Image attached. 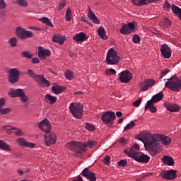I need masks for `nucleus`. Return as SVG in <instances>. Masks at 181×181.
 Here are the masks:
<instances>
[{
  "instance_id": "1",
  "label": "nucleus",
  "mask_w": 181,
  "mask_h": 181,
  "mask_svg": "<svg viewBox=\"0 0 181 181\" xmlns=\"http://www.w3.org/2000/svg\"><path fill=\"white\" fill-rule=\"evenodd\" d=\"M151 138L153 141H154L151 150V156H155V155H157L158 152L162 149V146L158 142H161L162 145H164V146H168L172 143V139L165 134H153Z\"/></svg>"
},
{
  "instance_id": "2",
  "label": "nucleus",
  "mask_w": 181,
  "mask_h": 181,
  "mask_svg": "<svg viewBox=\"0 0 181 181\" xmlns=\"http://www.w3.org/2000/svg\"><path fill=\"white\" fill-rule=\"evenodd\" d=\"M153 134H151V132H148V131H144V132H141L138 136H137V139H139V141H141V142H144V141H147L146 143H144V146L146 149V151H148L150 153V155H151L152 153V149L153 148V139H152Z\"/></svg>"
},
{
  "instance_id": "3",
  "label": "nucleus",
  "mask_w": 181,
  "mask_h": 181,
  "mask_svg": "<svg viewBox=\"0 0 181 181\" xmlns=\"http://www.w3.org/2000/svg\"><path fill=\"white\" fill-rule=\"evenodd\" d=\"M165 88H168L170 91L178 92L181 90V77L177 78L176 75H174L171 78H168L165 83Z\"/></svg>"
},
{
  "instance_id": "4",
  "label": "nucleus",
  "mask_w": 181,
  "mask_h": 181,
  "mask_svg": "<svg viewBox=\"0 0 181 181\" xmlns=\"http://www.w3.org/2000/svg\"><path fill=\"white\" fill-rule=\"evenodd\" d=\"M50 131H52V124L46 119V146L54 145L57 142V135Z\"/></svg>"
},
{
  "instance_id": "5",
  "label": "nucleus",
  "mask_w": 181,
  "mask_h": 181,
  "mask_svg": "<svg viewBox=\"0 0 181 181\" xmlns=\"http://www.w3.org/2000/svg\"><path fill=\"white\" fill-rule=\"evenodd\" d=\"M83 108L84 106L80 103H72L69 106V112L72 114L74 118L81 119L83 118Z\"/></svg>"
},
{
  "instance_id": "6",
  "label": "nucleus",
  "mask_w": 181,
  "mask_h": 181,
  "mask_svg": "<svg viewBox=\"0 0 181 181\" xmlns=\"http://www.w3.org/2000/svg\"><path fill=\"white\" fill-rule=\"evenodd\" d=\"M66 148L75 152V158H81V156H83V151L81 150L83 148V143L78 141H71L66 144Z\"/></svg>"
},
{
  "instance_id": "7",
  "label": "nucleus",
  "mask_w": 181,
  "mask_h": 181,
  "mask_svg": "<svg viewBox=\"0 0 181 181\" xmlns=\"http://www.w3.org/2000/svg\"><path fill=\"white\" fill-rule=\"evenodd\" d=\"M120 60L121 57L118 56L117 51H115L114 48H110L108 49L105 59L107 64L114 66L115 64H118Z\"/></svg>"
},
{
  "instance_id": "8",
  "label": "nucleus",
  "mask_w": 181,
  "mask_h": 181,
  "mask_svg": "<svg viewBox=\"0 0 181 181\" xmlns=\"http://www.w3.org/2000/svg\"><path fill=\"white\" fill-rule=\"evenodd\" d=\"M8 95L11 97V98L21 97V101H23V103H28V96L25 95V92L23 91V90L21 88L16 89V90H14L13 88H11L10 91L8 93Z\"/></svg>"
},
{
  "instance_id": "9",
  "label": "nucleus",
  "mask_w": 181,
  "mask_h": 181,
  "mask_svg": "<svg viewBox=\"0 0 181 181\" xmlns=\"http://www.w3.org/2000/svg\"><path fill=\"white\" fill-rule=\"evenodd\" d=\"M136 30V22L133 21L128 24L123 25L120 28V33L122 35H131L132 32Z\"/></svg>"
},
{
  "instance_id": "10",
  "label": "nucleus",
  "mask_w": 181,
  "mask_h": 181,
  "mask_svg": "<svg viewBox=\"0 0 181 181\" xmlns=\"http://www.w3.org/2000/svg\"><path fill=\"white\" fill-rule=\"evenodd\" d=\"M124 152L129 158H132V159H136L141 152H139V145L134 144L131 146L130 148H126Z\"/></svg>"
},
{
  "instance_id": "11",
  "label": "nucleus",
  "mask_w": 181,
  "mask_h": 181,
  "mask_svg": "<svg viewBox=\"0 0 181 181\" xmlns=\"http://www.w3.org/2000/svg\"><path fill=\"white\" fill-rule=\"evenodd\" d=\"M176 173H177V170H163L159 175L162 179H164L165 180H175V179L177 177Z\"/></svg>"
},
{
  "instance_id": "12",
  "label": "nucleus",
  "mask_w": 181,
  "mask_h": 181,
  "mask_svg": "<svg viewBox=\"0 0 181 181\" xmlns=\"http://www.w3.org/2000/svg\"><path fill=\"white\" fill-rule=\"evenodd\" d=\"M16 35L19 39H28V37H32V36H33V33L26 30L22 27H18L16 28Z\"/></svg>"
},
{
  "instance_id": "13",
  "label": "nucleus",
  "mask_w": 181,
  "mask_h": 181,
  "mask_svg": "<svg viewBox=\"0 0 181 181\" xmlns=\"http://www.w3.org/2000/svg\"><path fill=\"white\" fill-rule=\"evenodd\" d=\"M101 119L107 125L108 124L112 125L115 119V113H114V112L107 111L102 115Z\"/></svg>"
},
{
  "instance_id": "14",
  "label": "nucleus",
  "mask_w": 181,
  "mask_h": 181,
  "mask_svg": "<svg viewBox=\"0 0 181 181\" xmlns=\"http://www.w3.org/2000/svg\"><path fill=\"white\" fill-rule=\"evenodd\" d=\"M19 70L17 69L13 68L8 71V81L11 84H15L19 81Z\"/></svg>"
},
{
  "instance_id": "15",
  "label": "nucleus",
  "mask_w": 181,
  "mask_h": 181,
  "mask_svg": "<svg viewBox=\"0 0 181 181\" xmlns=\"http://www.w3.org/2000/svg\"><path fill=\"white\" fill-rule=\"evenodd\" d=\"M132 74L128 70L122 71L119 74V80L121 83L128 84L131 80H132Z\"/></svg>"
},
{
  "instance_id": "16",
  "label": "nucleus",
  "mask_w": 181,
  "mask_h": 181,
  "mask_svg": "<svg viewBox=\"0 0 181 181\" xmlns=\"http://www.w3.org/2000/svg\"><path fill=\"white\" fill-rule=\"evenodd\" d=\"M154 84H156L154 79H146L139 83V88L141 91H148L149 87H153Z\"/></svg>"
},
{
  "instance_id": "17",
  "label": "nucleus",
  "mask_w": 181,
  "mask_h": 181,
  "mask_svg": "<svg viewBox=\"0 0 181 181\" xmlns=\"http://www.w3.org/2000/svg\"><path fill=\"white\" fill-rule=\"evenodd\" d=\"M161 54L164 59H170L172 56V50L167 44L161 45L160 49Z\"/></svg>"
},
{
  "instance_id": "18",
  "label": "nucleus",
  "mask_w": 181,
  "mask_h": 181,
  "mask_svg": "<svg viewBox=\"0 0 181 181\" xmlns=\"http://www.w3.org/2000/svg\"><path fill=\"white\" fill-rule=\"evenodd\" d=\"M83 177H86L90 181H97V177H95V173L94 172L90 170L88 168H85L81 172V174Z\"/></svg>"
},
{
  "instance_id": "19",
  "label": "nucleus",
  "mask_w": 181,
  "mask_h": 181,
  "mask_svg": "<svg viewBox=\"0 0 181 181\" xmlns=\"http://www.w3.org/2000/svg\"><path fill=\"white\" fill-rule=\"evenodd\" d=\"M163 107H165L170 112H179L180 111V107L175 103H164Z\"/></svg>"
},
{
  "instance_id": "20",
  "label": "nucleus",
  "mask_w": 181,
  "mask_h": 181,
  "mask_svg": "<svg viewBox=\"0 0 181 181\" xmlns=\"http://www.w3.org/2000/svg\"><path fill=\"white\" fill-rule=\"evenodd\" d=\"M134 160L139 162L140 163H148L151 160L149 156L144 154V153H139V154L134 158Z\"/></svg>"
},
{
  "instance_id": "21",
  "label": "nucleus",
  "mask_w": 181,
  "mask_h": 181,
  "mask_svg": "<svg viewBox=\"0 0 181 181\" xmlns=\"http://www.w3.org/2000/svg\"><path fill=\"white\" fill-rule=\"evenodd\" d=\"M34 80L41 88H45V87H46V78H45L44 74L37 75Z\"/></svg>"
},
{
  "instance_id": "22",
  "label": "nucleus",
  "mask_w": 181,
  "mask_h": 181,
  "mask_svg": "<svg viewBox=\"0 0 181 181\" xmlns=\"http://www.w3.org/2000/svg\"><path fill=\"white\" fill-rule=\"evenodd\" d=\"M158 1L160 0H131V2L135 5V6H142V5H148V4L158 2Z\"/></svg>"
},
{
  "instance_id": "23",
  "label": "nucleus",
  "mask_w": 181,
  "mask_h": 181,
  "mask_svg": "<svg viewBox=\"0 0 181 181\" xmlns=\"http://www.w3.org/2000/svg\"><path fill=\"white\" fill-rule=\"evenodd\" d=\"M88 39V37H87L84 32H81L73 37V40L77 42V43L80 42H86Z\"/></svg>"
},
{
  "instance_id": "24",
  "label": "nucleus",
  "mask_w": 181,
  "mask_h": 181,
  "mask_svg": "<svg viewBox=\"0 0 181 181\" xmlns=\"http://www.w3.org/2000/svg\"><path fill=\"white\" fill-rule=\"evenodd\" d=\"M65 90V86H62L60 85L54 83L52 87L51 91L54 94H56V95H59V94H62V93H63V91H64Z\"/></svg>"
},
{
  "instance_id": "25",
  "label": "nucleus",
  "mask_w": 181,
  "mask_h": 181,
  "mask_svg": "<svg viewBox=\"0 0 181 181\" xmlns=\"http://www.w3.org/2000/svg\"><path fill=\"white\" fill-rule=\"evenodd\" d=\"M88 10V18L90 19V21H91L93 23H95V25H100V20H98L94 12L91 11L90 7Z\"/></svg>"
},
{
  "instance_id": "26",
  "label": "nucleus",
  "mask_w": 181,
  "mask_h": 181,
  "mask_svg": "<svg viewBox=\"0 0 181 181\" xmlns=\"http://www.w3.org/2000/svg\"><path fill=\"white\" fill-rule=\"evenodd\" d=\"M162 160L164 165H167L168 166H173V165H175V160H173V158L169 156H164L162 158Z\"/></svg>"
},
{
  "instance_id": "27",
  "label": "nucleus",
  "mask_w": 181,
  "mask_h": 181,
  "mask_svg": "<svg viewBox=\"0 0 181 181\" xmlns=\"http://www.w3.org/2000/svg\"><path fill=\"white\" fill-rule=\"evenodd\" d=\"M65 40L64 37L62 36L60 34H54L52 37V42L59 43V45H63Z\"/></svg>"
},
{
  "instance_id": "28",
  "label": "nucleus",
  "mask_w": 181,
  "mask_h": 181,
  "mask_svg": "<svg viewBox=\"0 0 181 181\" xmlns=\"http://www.w3.org/2000/svg\"><path fill=\"white\" fill-rule=\"evenodd\" d=\"M95 144H97V142H95V141H88L86 143H82V148H81V151H83V153H86V148L87 146H88V148H93V146H94V145H95Z\"/></svg>"
},
{
  "instance_id": "29",
  "label": "nucleus",
  "mask_w": 181,
  "mask_h": 181,
  "mask_svg": "<svg viewBox=\"0 0 181 181\" xmlns=\"http://www.w3.org/2000/svg\"><path fill=\"white\" fill-rule=\"evenodd\" d=\"M171 9L174 15L178 16L179 19L181 21V8L175 4H172Z\"/></svg>"
},
{
  "instance_id": "30",
  "label": "nucleus",
  "mask_w": 181,
  "mask_h": 181,
  "mask_svg": "<svg viewBox=\"0 0 181 181\" xmlns=\"http://www.w3.org/2000/svg\"><path fill=\"white\" fill-rule=\"evenodd\" d=\"M38 50V57L41 59V60H45L46 59V49L43 48V47L39 46L37 47Z\"/></svg>"
},
{
  "instance_id": "31",
  "label": "nucleus",
  "mask_w": 181,
  "mask_h": 181,
  "mask_svg": "<svg viewBox=\"0 0 181 181\" xmlns=\"http://www.w3.org/2000/svg\"><path fill=\"white\" fill-rule=\"evenodd\" d=\"M98 35L100 39H103V40H107V39H108V37H107V35L105 34V30L103 27H100L98 29Z\"/></svg>"
},
{
  "instance_id": "32",
  "label": "nucleus",
  "mask_w": 181,
  "mask_h": 181,
  "mask_svg": "<svg viewBox=\"0 0 181 181\" xmlns=\"http://www.w3.org/2000/svg\"><path fill=\"white\" fill-rule=\"evenodd\" d=\"M46 100H47L50 105H53V104H56L57 102V98L56 96H52L50 94H46Z\"/></svg>"
},
{
  "instance_id": "33",
  "label": "nucleus",
  "mask_w": 181,
  "mask_h": 181,
  "mask_svg": "<svg viewBox=\"0 0 181 181\" xmlns=\"http://www.w3.org/2000/svg\"><path fill=\"white\" fill-rule=\"evenodd\" d=\"M152 98L154 103H159V101H162V100H163V93L160 92L156 95H153Z\"/></svg>"
},
{
  "instance_id": "34",
  "label": "nucleus",
  "mask_w": 181,
  "mask_h": 181,
  "mask_svg": "<svg viewBox=\"0 0 181 181\" xmlns=\"http://www.w3.org/2000/svg\"><path fill=\"white\" fill-rule=\"evenodd\" d=\"M64 76L66 80H74V74H73V71L70 70H67L66 71H65Z\"/></svg>"
},
{
  "instance_id": "35",
  "label": "nucleus",
  "mask_w": 181,
  "mask_h": 181,
  "mask_svg": "<svg viewBox=\"0 0 181 181\" xmlns=\"http://www.w3.org/2000/svg\"><path fill=\"white\" fill-rule=\"evenodd\" d=\"M72 16L73 13H71V9L70 7H69L66 11L65 20L67 21V22H70V21H71Z\"/></svg>"
},
{
  "instance_id": "36",
  "label": "nucleus",
  "mask_w": 181,
  "mask_h": 181,
  "mask_svg": "<svg viewBox=\"0 0 181 181\" xmlns=\"http://www.w3.org/2000/svg\"><path fill=\"white\" fill-rule=\"evenodd\" d=\"M16 142L19 146H26L28 141L22 137H19L16 140Z\"/></svg>"
},
{
  "instance_id": "37",
  "label": "nucleus",
  "mask_w": 181,
  "mask_h": 181,
  "mask_svg": "<svg viewBox=\"0 0 181 181\" xmlns=\"http://www.w3.org/2000/svg\"><path fill=\"white\" fill-rule=\"evenodd\" d=\"M2 129L3 131H6L8 135H11L12 131H15V129H16V127H13L12 126H4L2 127Z\"/></svg>"
},
{
  "instance_id": "38",
  "label": "nucleus",
  "mask_w": 181,
  "mask_h": 181,
  "mask_svg": "<svg viewBox=\"0 0 181 181\" xmlns=\"http://www.w3.org/2000/svg\"><path fill=\"white\" fill-rule=\"evenodd\" d=\"M0 148L4 151H11V147L5 141L0 140Z\"/></svg>"
},
{
  "instance_id": "39",
  "label": "nucleus",
  "mask_w": 181,
  "mask_h": 181,
  "mask_svg": "<svg viewBox=\"0 0 181 181\" xmlns=\"http://www.w3.org/2000/svg\"><path fill=\"white\" fill-rule=\"evenodd\" d=\"M38 127L43 132H46V118L38 123Z\"/></svg>"
},
{
  "instance_id": "40",
  "label": "nucleus",
  "mask_w": 181,
  "mask_h": 181,
  "mask_svg": "<svg viewBox=\"0 0 181 181\" xmlns=\"http://www.w3.org/2000/svg\"><path fill=\"white\" fill-rule=\"evenodd\" d=\"M160 25L163 28H168V26H170V21L165 18L160 21Z\"/></svg>"
},
{
  "instance_id": "41",
  "label": "nucleus",
  "mask_w": 181,
  "mask_h": 181,
  "mask_svg": "<svg viewBox=\"0 0 181 181\" xmlns=\"http://www.w3.org/2000/svg\"><path fill=\"white\" fill-rule=\"evenodd\" d=\"M13 4H17V5H20V6H24L25 8L28 6V2H26V0H17L13 1Z\"/></svg>"
},
{
  "instance_id": "42",
  "label": "nucleus",
  "mask_w": 181,
  "mask_h": 181,
  "mask_svg": "<svg viewBox=\"0 0 181 181\" xmlns=\"http://www.w3.org/2000/svg\"><path fill=\"white\" fill-rule=\"evenodd\" d=\"M105 74H106V76H114V74H117V71L114 69H106Z\"/></svg>"
},
{
  "instance_id": "43",
  "label": "nucleus",
  "mask_w": 181,
  "mask_h": 181,
  "mask_svg": "<svg viewBox=\"0 0 181 181\" xmlns=\"http://www.w3.org/2000/svg\"><path fill=\"white\" fill-rule=\"evenodd\" d=\"M66 5H67L66 0H62L58 5V11H62V9H64Z\"/></svg>"
},
{
  "instance_id": "44",
  "label": "nucleus",
  "mask_w": 181,
  "mask_h": 181,
  "mask_svg": "<svg viewBox=\"0 0 181 181\" xmlns=\"http://www.w3.org/2000/svg\"><path fill=\"white\" fill-rule=\"evenodd\" d=\"M163 8L164 11L169 12V11H170V8H172V6H170V4H169V2H168V0H165V4L163 6Z\"/></svg>"
},
{
  "instance_id": "45",
  "label": "nucleus",
  "mask_w": 181,
  "mask_h": 181,
  "mask_svg": "<svg viewBox=\"0 0 181 181\" xmlns=\"http://www.w3.org/2000/svg\"><path fill=\"white\" fill-rule=\"evenodd\" d=\"M11 108L9 107H6V108H1L0 110V114H1V115H6V114H9V112H11Z\"/></svg>"
},
{
  "instance_id": "46",
  "label": "nucleus",
  "mask_w": 181,
  "mask_h": 181,
  "mask_svg": "<svg viewBox=\"0 0 181 181\" xmlns=\"http://www.w3.org/2000/svg\"><path fill=\"white\" fill-rule=\"evenodd\" d=\"M136 124L134 121H132L129 124H128L124 129V131H128L129 129H132L134 127H135Z\"/></svg>"
},
{
  "instance_id": "47",
  "label": "nucleus",
  "mask_w": 181,
  "mask_h": 181,
  "mask_svg": "<svg viewBox=\"0 0 181 181\" xmlns=\"http://www.w3.org/2000/svg\"><path fill=\"white\" fill-rule=\"evenodd\" d=\"M110 161H111V156L108 155L105 156V157L104 158L103 163L106 165V166H110Z\"/></svg>"
},
{
  "instance_id": "48",
  "label": "nucleus",
  "mask_w": 181,
  "mask_h": 181,
  "mask_svg": "<svg viewBox=\"0 0 181 181\" xmlns=\"http://www.w3.org/2000/svg\"><path fill=\"white\" fill-rule=\"evenodd\" d=\"M86 129H87L88 131H95V126L90 124V123H86Z\"/></svg>"
},
{
  "instance_id": "49",
  "label": "nucleus",
  "mask_w": 181,
  "mask_h": 181,
  "mask_svg": "<svg viewBox=\"0 0 181 181\" xmlns=\"http://www.w3.org/2000/svg\"><path fill=\"white\" fill-rule=\"evenodd\" d=\"M27 74L30 76L31 78H33V80H35V78L36 77V76H37V74H35L33 70L32 69H28Z\"/></svg>"
},
{
  "instance_id": "50",
  "label": "nucleus",
  "mask_w": 181,
  "mask_h": 181,
  "mask_svg": "<svg viewBox=\"0 0 181 181\" xmlns=\"http://www.w3.org/2000/svg\"><path fill=\"white\" fill-rule=\"evenodd\" d=\"M155 101H153V99L152 98L150 100L147 101L146 105L145 107V110H148L149 107H153Z\"/></svg>"
},
{
  "instance_id": "51",
  "label": "nucleus",
  "mask_w": 181,
  "mask_h": 181,
  "mask_svg": "<svg viewBox=\"0 0 181 181\" xmlns=\"http://www.w3.org/2000/svg\"><path fill=\"white\" fill-rule=\"evenodd\" d=\"M22 56L23 57H25V59H31L33 57L30 52L26 51L22 52Z\"/></svg>"
},
{
  "instance_id": "52",
  "label": "nucleus",
  "mask_w": 181,
  "mask_h": 181,
  "mask_svg": "<svg viewBox=\"0 0 181 181\" xmlns=\"http://www.w3.org/2000/svg\"><path fill=\"white\" fill-rule=\"evenodd\" d=\"M14 134L16 136H23V135H25V133H23L21 129L18 128L15 129Z\"/></svg>"
},
{
  "instance_id": "53",
  "label": "nucleus",
  "mask_w": 181,
  "mask_h": 181,
  "mask_svg": "<svg viewBox=\"0 0 181 181\" xmlns=\"http://www.w3.org/2000/svg\"><path fill=\"white\" fill-rule=\"evenodd\" d=\"M118 166H122V168H125L127 165H128V162L126 160H121L117 163Z\"/></svg>"
},
{
  "instance_id": "54",
  "label": "nucleus",
  "mask_w": 181,
  "mask_h": 181,
  "mask_svg": "<svg viewBox=\"0 0 181 181\" xmlns=\"http://www.w3.org/2000/svg\"><path fill=\"white\" fill-rule=\"evenodd\" d=\"M17 42H18V40H16V37H13L10 40L9 43L12 47H15L16 46Z\"/></svg>"
},
{
  "instance_id": "55",
  "label": "nucleus",
  "mask_w": 181,
  "mask_h": 181,
  "mask_svg": "<svg viewBox=\"0 0 181 181\" xmlns=\"http://www.w3.org/2000/svg\"><path fill=\"white\" fill-rule=\"evenodd\" d=\"M169 71H170V70H169V69H165L163 71H161L160 74V78H162L163 77H164V76H166V74H168V73H169Z\"/></svg>"
},
{
  "instance_id": "56",
  "label": "nucleus",
  "mask_w": 181,
  "mask_h": 181,
  "mask_svg": "<svg viewBox=\"0 0 181 181\" xmlns=\"http://www.w3.org/2000/svg\"><path fill=\"white\" fill-rule=\"evenodd\" d=\"M152 175H153V174L149 173L147 175L143 176L142 177L137 179L136 181H144L146 179H148V177H149V176H152Z\"/></svg>"
},
{
  "instance_id": "57",
  "label": "nucleus",
  "mask_w": 181,
  "mask_h": 181,
  "mask_svg": "<svg viewBox=\"0 0 181 181\" xmlns=\"http://www.w3.org/2000/svg\"><path fill=\"white\" fill-rule=\"evenodd\" d=\"M139 42H141V38L139 37V36H138V35H134L133 37V43H139Z\"/></svg>"
},
{
  "instance_id": "58",
  "label": "nucleus",
  "mask_w": 181,
  "mask_h": 181,
  "mask_svg": "<svg viewBox=\"0 0 181 181\" xmlns=\"http://www.w3.org/2000/svg\"><path fill=\"white\" fill-rule=\"evenodd\" d=\"M6 3L4 0H0V10L1 9H6Z\"/></svg>"
},
{
  "instance_id": "59",
  "label": "nucleus",
  "mask_w": 181,
  "mask_h": 181,
  "mask_svg": "<svg viewBox=\"0 0 181 181\" xmlns=\"http://www.w3.org/2000/svg\"><path fill=\"white\" fill-rule=\"evenodd\" d=\"M142 103V98H140L134 102H133L132 105L134 107H139L141 105V103Z\"/></svg>"
},
{
  "instance_id": "60",
  "label": "nucleus",
  "mask_w": 181,
  "mask_h": 181,
  "mask_svg": "<svg viewBox=\"0 0 181 181\" xmlns=\"http://www.w3.org/2000/svg\"><path fill=\"white\" fill-rule=\"evenodd\" d=\"M31 63H33V64H39L40 60H39V58L37 57H34L31 59Z\"/></svg>"
},
{
  "instance_id": "61",
  "label": "nucleus",
  "mask_w": 181,
  "mask_h": 181,
  "mask_svg": "<svg viewBox=\"0 0 181 181\" xmlns=\"http://www.w3.org/2000/svg\"><path fill=\"white\" fill-rule=\"evenodd\" d=\"M119 144H121L122 145H125V144H128V140L125 139L124 137H122L119 140Z\"/></svg>"
},
{
  "instance_id": "62",
  "label": "nucleus",
  "mask_w": 181,
  "mask_h": 181,
  "mask_svg": "<svg viewBox=\"0 0 181 181\" xmlns=\"http://www.w3.org/2000/svg\"><path fill=\"white\" fill-rule=\"evenodd\" d=\"M5 107V99L1 98L0 99V110H2Z\"/></svg>"
},
{
  "instance_id": "63",
  "label": "nucleus",
  "mask_w": 181,
  "mask_h": 181,
  "mask_svg": "<svg viewBox=\"0 0 181 181\" xmlns=\"http://www.w3.org/2000/svg\"><path fill=\"white\" fill-rule=\"evenodd\" d=\"M46 25L47 26H49V28H53V23L50 21V20L48 18H46Z\"/></svg>"
},
{
  "instance_id": "64",
  "label": "nucleus",
  "mask_w": 181,
  "mask_h": 181,
  "mask_svg": "<svg viewBox=\"0 0 181 181\" xmlns=\"http://www.w3.org/2000/svg\"><path fill=\"white\" fill-rule=\"evenodd\" d=\"M28 148H35V146H36V144H33V143H30L27 141V144L26 146Z\"/></svg>"
}]
</instances>
